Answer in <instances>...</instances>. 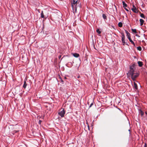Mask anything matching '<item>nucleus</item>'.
<instances>
[{
	"label": "nucleus",
	"mask_w": 147,
	"mask_h": 147,
	"mask_svg": "<svg viewBox=\"0 0 147 147\" xmlns=\"http://www.w3.org/2000/svg\"><path fill=\"white\" fill-rule=\"evenodd\" d=\"M78 0H72L71 1V6L74 13L76 12L77 11V5Z\"/></svg>",
	"instance_id": "1"
},
{
	"label": "nucleus",
	"mask_w": 147,
	"mask_h": 147,
	"mask_svg": "<svg viewBox=\"0 0 147 147\" xmlns=\"http://www.w3.org/2000/svg\"><path fill=\"white\" fill-rule=\"evenodd\" d=\"M130 74L131 75L132 79L134 81L138 77L139 75L138 73H134V72L132 73H130Z\"/></svg>",
	"instance_id": "2"
},
{
	"label": "nucleus",
	"mask_w": 147,
	"mask_h": 147,
	"mask_svg": "<svg viewBox=\"0 0 147 147\" xmlns=\"http://www.w3.org/2000/svg\"><path fill=\"white\" fill-rule=\"evenodd\" d=\"M65 113V111L63 109H61L58 112V114L63 117H64Z\"/></svg>",
	"instance_id": "3"
},
{
	"label": "nucleus",
	"mask_w": 147,
	"mask_h": 147,
	"mask_svg": "<svg viewBox=\"0 0 147 147\" xmlns=\"http://www.w3.org/2000/svg\"><path fill=\"white\" fill-rule=\"evenodd\" d=\"M135 66V64H133L132 65L130 66L129 68V74L132 73L134 72V68Z\"/></svg>",
	"instance_id": "4"
},
{
	"label": "nucleus",
	"mask_w": 147,
	"mask_h": 147,
	"mask_svg": "<svg viewBox=\"0 0 147 147\" xmlns=\"http://www.w3.org/2000/svg\"><path fill=\"white\" fill-rule=\"evenodd\" d=\"M131 9L135 13H137L138 11H137L136 8L134 5L133 6V8H132Z\"/></svg>",
	"instance_id": "5"
},
{
	"label": "nucleus",
	"mask_w": 147,
	"mask_h": 147,
	"mask_svg": "<svg viewBox=\"0 0 147 147\" xmlns=\"http://www.w3.org/2000/svg\"><path fill=\"white\" fill-rule=\"evenodd\" d=\"M125 32L126 34V35L127 36L128 39H129V38H130L131 37L130 34L126 30H125Z\"/></svg>",
	"instance_id": "6"
},
{
	"label": "nucleus",
	"mask_w": 147,
	"mask_h": 147,
	"mask_svg": "<svg viewBox=\"0 0 147 147\" xmlns=\"http://www.w3.org/2000/svg\"><path fill=\"white\" fill-rule=\"evenodd\" d=\"M41 18H45L46 19L47 18V17L44 15L43 11H41Z\"/></svg>",
	"instance_id": "7"
},
{
	"label": "nucleus",
	"mask_w": 147,
	"mask_h": 147,
	"mask_svg": "<svg viewBox=\"0 0 147 147\" xmlns=\"http://www.w3.org/2000/svg\"><path fill=\"white\" fill-rule=\"evenodd\" d=\"M138 66L140 67H142L143 65V63L142 61H138Z\"/></svg>",
	"instance_id": "8"
},
{
	"label": "nucleus",
	"mask_w": 147,
	"mask_h": 147,
	"mask_svg": "<svg viewBox=\"0 0 147 147\" xmlns=\"http://www.w3.org/2000/svg\"><path fill=\"white\" fill-rule=\"evenodd\" d=\"M72 55L75 57L77 58L79 56V54L77 53H73Z\"/></svg>",
	"instance_id": "9"
},
{
	"label": "nucleus",
	"mask_w": 147,
	"mask_h": 147,
	"mask_svg": "<svg viewBox=\"0 0 147 147\" xmlns=\"http://www.w3.org/2000/svg\"><path fill=\"white\" fill-rule=\"evenodd\" d=\"M27 85V84L26 83V80H25L24 81V84L23 86V88H25Z\"/></svg>",
	"instance_id": "10"
},
{
	"label": "nucleus",
	"mask_w": 147,
	"mask_h": 147,
	"mask_svg": "<svg viewBox=\"0 0 147 147\" xmlns=\"http://www.w3.org/2000/svg\"><path fill=\"white\" fill-rule=\"evenodd\" d=\"M140 26H142L143 24L144 21L142 19H140Z\"/></svg>",
	"instance_id": "11"
},
{
	"label": "nucleus",
	"mask_w": 147,
	"mask_h": 147,
	"mask_svg": "<svg viewBox=\"0 0 147 147\" xmlns=\"http://www.w3.org/2000/svg\"><path fill=\"white\" fill-rule=\"evenodd\" d=\"M123 5V7L124 8L126 7L127 6V4L125 3V2L124 1H123L122 2Z\"/></svg>",
	"instance_id": "12"
},
{
	"label": "nucleus",
	"mask_w": 147,
	"mask_h": 147,
	"mask_svg": "<svg viewBox=\"0 0 147 147\" xmlns=\"http://www.w3.org/2000/svg\"><path fill=\"white\" fill-rule=\"evenodd\" d=\"M128 39L129 40V41L131 42V43L134 45L135 46V44L133 41L131 39V38H129Z\"/></svg>",
	"instance_id": "13"
},
{
	"label": "nucleus",
	"mask_w": 147,
	"mask_h": 147,
	"mask_svg": "<svg viewBox=\"0 0 147 147\" xmlns=\"http://www.w3.org/2000/svg\"><path fill=\"white\" fill-rule=\"evenodd\" d=\"M139 113L140 114L141 116H143L144 115V112L141 110H139Z\"/></svg>",
	"instance_id": "14"
},
{
	"label": "nucleus",
	"mask_w": 147,
	"mask_h": 147,
	"mask_svg": "<svg viewBox=\"0 0 147 147\" xmlns=\"http://www.w3.org/2000/svg\"><path fill=\"white\" fill-rule=\"evenodd\" d=\"M134 85L135 88L136 90H137L138 89L137 85L135 82H134Z\"/></svg>",
	"instance_id": "15"
},
{
	"label": "nucleus",
	"mask_w": 147,
	"mask_h": 147,
	"mask_svg": "<svg viewBox=\"0 0 147 147\" xmlns=\"http://www.w3.org/2000/svg\"><path fill=\"white\" fill-rule=\"evenodd\" d=\"M118 26L120 27H121L123 26V24L121 22H119L118 24Z\"/></svg>",
	"instance_id": "16"
},
{
	"label": "nucleus",
	"mask_w": 147,
	"mask_h": 147,
	"mask_svg": "<svg viewBox=\"0 0 147 147\" xmlns=\"http://www.w3.org/2000/svg\"><path fill=\"white\" fill-rule=\"evenodd\" d=\"M131 30L132 31V32L134 33H137V32L136 31V29H131Z\"/></svg>",
	"instance_id": "17"
},
{
	"label": "nucleus",
	"mask_w": 147,
	"mask_h": 147,
	"mask_svg": "<svg viewBox=\"0 0 147 147\" xmlns=\"http://www.w3.org/2000/svg\"><path fill=\"white\" fill-rule=\"evenodd\" d=\"M102 17L104 19H107V17L104 14H103L102 15Z\"/></svg>",
	"instance_id": "18"
},
{
	"label": "nucleus",
	"mask_w": 147,
	"mask_h": 147,
	"mask_svg": "<svg viewBox=\"0 0 147 147\" xmlns=\"http://www.w3.org/2000/svg\"><path fill=\"white\" fill-rule=\"evenodd\" d=\"M140 16L142 18H145V16H144V14L143 13H141Z\"/></svg>",
	"instance_id": "19"
},
{
	"label": "nucleus",
	"mask_w": 147,
	"mask_h": 147,
	"mask_svg": "<svg viewBox=\"0 0 147 147\" xmlns=\"http://www.w3.org/2000/svg\"><path fill=\"white\" fill-rule=\"evenodd\" d=\"M137 49L139 51H141L142 50V48L141 47L139 46L137 47Z\"/></svg>",
	"instance_id": "20"
},
{
	"label": "nucleus",
	"mask_w": 147,
	"mask_h": 147,
	"mask_svg": "<svg viewBox=\"0 0 147 147\" xmlns=\"http://www.w3.org/2000/svg\"><path fill=\"white\" fill-rule=\"evenodd\" d=\"M122 42L123 43V45H125V44H126V45H127L128 46V44H127V43H126V42L125 41V40L123 41V42Z\"/></svg>",
	"instance_id": "21"
},
{
	"label": "nucleus",
	"mask_w": 147,
	"mask_h": 147,
	"mask_svg": "<svg viewBox=\"0 0 147 147\" xmlns=\"http://www.w3.org/2000/svg\"><path fill=\"white\" fill-rule=\"evenodd\" d=\"M121 35H122V36H121V38H125V35H124V33H121Z\"/></svg>",
	"instance_id": "22"
},
{
	"label": "nucleus",
	"mask_w": 147,
	"mask_h": 147,
	"mask_svg": "<svg viewBox=\"0 0 147 147\" xmlns=\"http://www.w3.org/2000/svg\"><path fill=\"white\" fill-rule=\"evenodd\" d=\"M96 32L97 33H98V34H100L101 33V32L100 31V30H99V29H98L96 30Z\"/></svg>",
	"instance_id": "23"
},
{
	"label": "nucleus",
	"mask_w": 147,
	"mask_h": 147,
	"mask_svg": "<svg viewBox=\"0 0 147 147\" xmlns=\"http://www.w3.org/2000/svg\"><path fill=\"white\" fill-rule=\"evenodd\" d=\"M42 121H41V120H39V121H38V123L40 125L41 124V122H42Z\"/></svg>",
	"instance_id": "24"
},
{
	"label": "nucleus",
	"mask_w": 147,
	"mask_h": 147,
	"mask_svg": "<svg viewBox=\"0 0 147 147\" xmlns=\"http://www.w3.org/2000/svg\"><path fill=\"white\" fill-rule=\"evenodd\" d=\"M121 41L122 42H123L124 41L125 38H121Z\"/></svg>",
	"instance_id": "25"
},
{
	"label": "nucleus",
	"mask_w": 147,
	"mask_h": 147,
	"mask_svg": "<svg viewBox=\"0 0 147 147\" xmlns=\"http://www.w3.org/2000/svg\"><path fill=\"white\" fill-rule=\"evenodd\" d=\"M93 105V103H91V104L90 105L89 107V108L91 107Z\"/></svg>",
	"instance_id": "26"
},
{
	"label": "nucleus",
	"mask_w": 147,
	"mask_h": 147,
	"mask_svg": "<svg viewBox=\"0 0 147 147\" xmlns=\"http://www.w3.org/2000/svg\"><path fill=\"white\" fill-rule=\"evenodd\" d=\"M127 11H129V9H128L127 8H126V7L124 8Z\"/></svg>",
	"instance_id": "27"
},
{
	"label": "nucleus",
	"mask_w": 147,
	"mask_h": 147,
	"mask_svg": "<svg viewBox=\"0 0 147 147\" xmlns=\"http://www.w3.org/2000/svg\"><path fill=\"white\" fill-rule=\"evenodd\" d=\"M147 145L146 143L145 144L144 147H146Z\"/></svg>",
	"instance_id": "28"
},
{
	"label": "nucleus",
	"mask_w": 147,
	"mask_h": 147,
	"mask_svg": "<svg viewBox=\"0 0 147 147\" xmlns=\"http://www.w3.org/2000/svg\"><path fill=\"white\" fill-rule=\"evenodd\" d=\"M136 36H137L140 37V36H139V35L138 34H136Z\"/></svg>",
	"instance_id": "29"
},
{
	"label": "nucleus",
	"mask_w": 147,
	"mask_h": 147,
	"mask_svg": "<svg viewBox=\"0 0 147 147\" xmlns=\"http://www.w3.org/2000/svg\"><path fill=\"white\" fill-rule=\"evenodd\" d=\"M61 57V55H60L59 56V59H60Z\"/></svg>",
	"instance_id": "30"
},
{
	"label": "nucleus",
	"mask_w": 147,
	"mask_h": 147,
	"mask_svg": "<svg viewBox=\"0 0 147 147\" xmlns=\"http://www.w3.org/2000/svg\"><path fill=\"white\" fill-rule=\"evenodd\" d=\"M145 113L147 115V112H145Z\"/></svg>",
	"instance_id": "31"
},
{
	"label": "nucleus",
	"mask_w": 147,
	"mask_h": 147,
	"mask_svg": "<svg viewBox=\"0 0 147 147\" xmlns=\"http://www.w3.org/2000/svg\"><path fill=\"white\" fill-rule=\"evenodd\" d=\"M78 78H80V76H78Z\"/></svg>",
	"instance_id": "32"
},
{
	"label": "nucleus",
	"mask_w": 147,
	"mask_h": 147,
	"mask_svg": "<svg viewBox=\"0 0 147 147\" xmlns=\"http://www.w3.org/2000/svg\"><path fill=\"white\" fill-rule=\"evenodd\" d=\"M130 12H131V11H130ZM130 14H131V13H130Z\"/></svg>",
	"instance_id": "33"
}]
</instances>
